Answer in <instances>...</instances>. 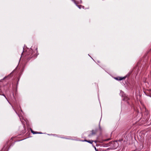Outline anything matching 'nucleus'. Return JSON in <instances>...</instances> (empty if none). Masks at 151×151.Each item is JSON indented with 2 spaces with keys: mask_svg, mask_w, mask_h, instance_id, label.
Segmentation results:
<instances>
[{
  "mask_svg": "<svg viewBox=\"0 0 151 151\" xmlns=\"http://www.w3.org/2000/svg\"><path fill=\"white\" fill-rule=\"evenodd\" d=\"M37 52V48H35L34 50H29L28 51H27L26 52L25 58L29 60L32 58H35L38 55Z\"/></svg>",
  "mask_w": 151,
  "mask_h": 151,
  "instance_id": "1",
  "label": "nucleus"
},
{
  "mask_svg": "<svg viewBox=\"0 0 151 151\" xmlns=\"http://www.w3.org/2000/svg\"><path fill=\"white\" fill-rule=\"evenodd\" d=\"M122 100L124 101L127 102V103L129 105L130 104L129 101H128L129 99V98L124 93H122Z\"/></svg>",
  "mask_w": 151,
  "mask_h": 151,
  "instance_id": "2",
  "label": "nucleus"
},
{
  "mask_svg": "<svg viewBox=\"0 0 151 151\" xmlns=\"http://www.w3.org/2000/svg\"><path fill=\"white\" fill-rule=\"evenodd\" d=\"M91 133L88 135V137H89L95 135L97 132V131L96 130H92L91 131Z\"/></svg>",
  "mask_w": 151,
  "mask_h": 151,
  "instance_id": "3",
  "label": "nucleus"
},
{
  "mask_svg": "<svg viewBox=\"0 0 151 151\" xmlns=\"http://www.w3.org/2000/svg\"><path fill=\"white\" fill-rule=\"evenodd\" d=\"M127 77L126 76H124L123 77H119L116 78L115 79L117 80H119V81H121V80H122L123 79H125V78Z\"/></svg>",
  "mask_w": 151,
  "mask_h": 151,
  "instance_id": "4",
  "label": "nucleus"
},
{
  "mask_svg": "<svg viewBox=\"0 0 151 151\" xmlns=\"http://www.w3.org/2000/svg\"><path fill=\"white\" fill-rule=\"evenodd\" d=\"M82 142H87L90 144H92L93 142V141L92 140H87V139H85L84 140H81Z\"/></svg>",
  "mask_w": 151,
  "mask_h": 151,
  "instance_id": "5",
  "label": "nucleus"
},
{
  "mask_svg": "<svg viewBox=\"0 0 151 151\" xmlns=\"http://www.w3.org/2000/svg\"><path fill=\"white\" fill-rule=\"evenodd\" d=\"M24 129L22 130V131H21V135H22L23 134H24L25 132H26V128L24 126V125H23V126Z\"/></svg>",
  "mask_w": 151,
  "mask_h": 151,
  "instance_id": "6",
  "label": "nucleus"
},
{
  "mask_svg": "<svg viewBox=\"0 0 151 151\" xmlns=\"http://www.w3.org/2000/svg\"><path fill=\"white\" fill-rule=\"evenodd\" d=\"M31 131L32 133L33 134H43V133L41 132H37L34 131H33L31 129Z\"/></svg>",
  "mask_w": 151,
  "mask_h": 151,
  "instance_id": "7",
  "label": "nucleus"
},
{
  "mask_svg": "<svg viewBox=\"0 0 151 151\" xmlns=\"http://www.w3.org/2000/svg\"><path fill=\"white\" fill-rule=\"evenodd\" d=\"M0 95L3 96H4V97L6 98V99H7V98H6L5 95L3 93V92L2 91V90L1 89V87L0 86Z\"/></svg>",
  "mask_w": 151,
  "mask_h": 151,
  "instance_id": "8",
  "label": "nucleus"
},
{
  "mask_svg": "<svg viewBox=\"0 0 151 151\" xmlns=\"http://www.w3.org/2000/svg\"><path fill=\"white\" fill-rule=\"evenodd\" d=\"M132 73V72H129L126 75V76L127 77H128Z\"/></svg>",
  "mask_w": 151,
  "mask_h": 151,
  "instance_id": "9",
  "label": "nucleus"
},
{
  "mask_svg": "<svg viewBox=\"0 0 151 151\" xmlns=\"http://www.w3.org/2000/svg\"><path fill=\"white\" fill-rule=\"evenodd\" d=\"M74 3L76 4V5L77 4V3H76V1L75 0H71Z\"/></svg>",
  "mask_w": 151,
  "mask_h": 151,
  "instance_id": "10",
  "label": "nucleus"
},
{
  "mask_svg": "<svg viewBox=\"0 0 151 151\" xmlns=\"http://www.w3.org/2000/svg\"><path fill=\"white\" fill-rule=\"evenodd\" d=\"M11 74H12V73H11L10 74H9L7 76V77H5V78H7V77H10L11 76Z\"/></svg>",
  "mask_w": 151,
  "mask_h": 151,
  "instance_id": "11",
  "label": "nucleus"
},
{
  "mask_svg": "<svg viewBox=\"0 0 151 151\" xmlns=\"http://www.w3.org/2000/svg\"><path fill=\"white\" fill-rule=\"evenodd\" d=\"M77 6L79 8V9H81V5H77Z\"/></svg>",
  "mask_w": 151,
  "mask_h": 151,
  "instance_id": "12",
  "label": "nucleus"
},
{
  "mask_svg": "<svg viewBox=\"0 0 151 151\" xmlns=\"http://www.w3.org/2000/svg\"><path fill=\"white\" fill-rule=\"evenodd\" d=\"M141 63H140V61H139L138 62V63H137V65H140V64Z\"/></svg>",
  "mask_w": 151,
  "mask_h": 151,
  "instance_id": "13",
  "label": "nucleus"
},
{
  "mask_svg": "<svg viewBox=\"0 0 151 151\" xmlns=\"http://www.w3.org/2000/svg\"><path fill=\"white\" fill-rule=\"evenodd\" d=\"M94 148H95V150L96 151H98V150L96 149V148L95 147H94Z\"/></svg>",
  "mask_w": 151,
  "mask_h": 151,
  "instance_id": "14",
  "label": "nucleus"
},
{
  "mask_svg": "<svg viewBox=\"0 0 151 151\" xmlns=\"http://www.w3.org/2000/svg\"><path fill=\"white\" fill-rule=\"evenodd\" d=\"M93 142H94L95 143H96L97 142V141L96 140H95V141H93Z\"/></svg>",
  "mask_w": 151,
  "mask_h": 151,
  "instance_id": "15",
  "label": "nucleus"
},
{
  "mask_svg": "<svg viewBox=\"0 0 151 151\" xmlns=\"http://www.w3.org/2000/svg\"><path fill=\"white\" fill-rule=\"evenodd\" d=\"M19 81V79L18 80V81H17V84H18V82Z\"/></svg>",
  "mask_w": 151,
  "mask_h": 151,
  "instance_id": "16",
  "label": "nucleus"
},
{
  "mask_svg": "<svg viewBox=\"0 0 151 151\" xmlns=\"http://www.w3.org/2000/svg\"><path fill=\"white\" fill-rule=\"evenodd\" d=\"M108 140H109V139L105 140H104V141H106Z\"/></svg>",
  "mask_w": 151,
  "mask_h": 151,
  "instance_id": "17",
  "label": "nucleus"
},
{
  "mask_svg": "<svg viewBox=\"0 0 151 151\" xmlns=\"http://www.w3.org/2000/svg\"><path fill=\"white\" fill-rule=\"evenodd\" d=\"M96 146H98V145H97V144H96Z\"/></svg>",
  "mask_w": 151,
  "mask_h": 151,
  "instance_id": "18",
  "label": "nucleus"
},
{
  "mask_svg": "<svg viewBox=\"0 0 151 151\" xmlns=\"http://www.w3.org/2000/svg\"><path fill=\"white\" fill-rule=\"evenodd\" d=\"M99 128H100V129H101V128H100V127Z\"/></svg>",
  "mask_w": 151,
  "mask_h": 151,
  "instance_id": "19",
  "label": "nucleus"
}]
</instances>
